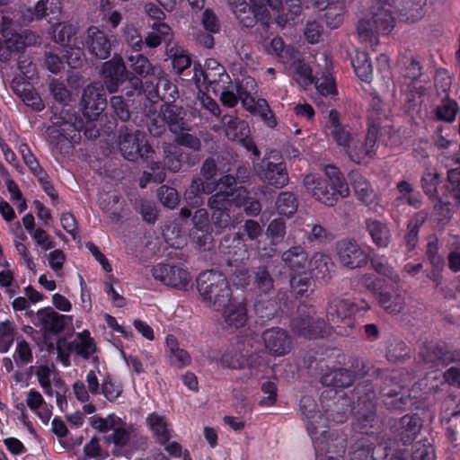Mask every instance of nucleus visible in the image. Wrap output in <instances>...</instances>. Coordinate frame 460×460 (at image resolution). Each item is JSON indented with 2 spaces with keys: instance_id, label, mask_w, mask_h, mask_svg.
<instances>
[{
  "instance_id": "nucleus-1",
  "label": "nucleus",
  "mask_w": 460,
  "mask_h": 460,
  "mask_svg": "<svg viewBox=\"0 0 460 460\" xmlns=\"http://www.w3.org/2000/svg\"><path fill=\"white\" fill-rule=\"evenodd\" d=\"M235 179L231 175L222 177L217 184L214 182L204 183L200 179L192 181L190 189L185 192V200L189 207L198 208L203 203L201 195L215 191L209 199L208 205L213 210L212 221L215 228L222 230L240 222L239 217H235L234 206L230 199L234 193L232 185Z\"/></svg>"
},
{
  "instance_id": "nucleus-2",
  "label": "nucleus",
  "mask_w": 460,
  "mask_h": 460,
  "mask_svg": "<svg viewBox=\"0 0 460 460\" xmlns=\"http://www.w3.org/2000/svg\"><path fill=\"white\" fill-rule=\"evenodd\" d=\"M369 309L370 306L367 302H363L359 307L355 303L335 298L330 303L327 310L328 326L323 321L310 316L302 320L301 325L297 327V332L308 338L323 337L329 335L332 331L339 335H347L355 325L353 319L355 313L358 310Z\"/></svg>"
},
{
  "instance_id": "nucleus-3",
  "label": "nucleus",
  "mask_w": 460,
  "mask_h": 460,
  "mask_svg": "<svg viewBox=\"0 0 460 460\" xmlns=\"http://www.w3.org/2000/svg\"><path fill=\"white\" fill-rule=\"evenodd\" d=\"M324 172L332 185L331 188H329L327 181L316 173L305 175L304 186L306 193L315 200L327 206H333L340 198L349 196V188L342 173L336 166L326 165Z\"/></svg>"
},
{
  "instance_id": "nucleus-4",
  "label": "nucleus",
  "mask_w": 460,
  "mask_h": 460,
  "mask_svg": "<svg viewBox=\"0 0 460 460\" xmlns=\"http://www.w3.org/2000/svg\"><path fill=\"white\" fill-rule=\"evenodd\" d=\"M198 290L204 305L214 311H220L234 300L226 278L217 271L209 270L199 275Z\"/></svg>"
},
{
  "instance_id": "nucleus-5",
  "label": "nucleus",
  "mask_w": 460,
  "mask_h": 460,
  "mask_svg": "<svg viewBox=\"0 0 460 460\" xmlns=\"http://www.w3.org/2000/svg\"><path fill=\"white\" fill-rule=\"evenodd\" d=\"M392 6L387 3H377L372 7L371 17L361 19L358 23V34L362 42L371 47L378 43L379 33H389L394 28Z\"/></svg>"
},
{
  "instance_id": "nucleus-6",
  "label": "nucleus",
  "mask_w": 460,
  "mask_h": 460,
  "mask_svg": "<svg viewBox=\"0 0 460 460\" xmlns=\"http://www.w3.org/2000/svg\"><path fill=\"white\" fill-rule=\"evenodd\" d=\"M300 408L305 420L308 434L314 444L316 458L320 460L327 433L325 430L326 418L315 411L316 404L311 397H303L300 402Z\"/></svg>"
},
{
  "instance_id": "nucleus-7",
  "label": "nucleus",
  "mask_w": 460,
  "mask_h": 460,
  "mask_svg": "<svg viewBox=\"0 0 460 460\" xmlns=\"http://www.w3.org/2000/svg\"><path fill=\"white\" fill-rule=\"evenodd\" d=\"M162 112L164 120L167 123L170 130L176 135L178 145L185 146L194 150L199 148V140L196 137L185 132L189 128L183 121L184 111L181 107L174 104H166Z\"/></svg>"
},
{
  "instance_id": "nucleus-8",
  "label": "nucleus",
  "mask_w": 460,
  "mask_h": 460,
  "mask_svg": "<svg viewBox=\"0 0 460 460\" xmlns=\"http://www.w3.org/2000/svg\"><path fill=\"white\" fill-rule=\"evenodd\" d=\"M146 133L136 130L129 131L127 128L120 129L119 148L128 160H135L138 156L144 159L153 157L154 151L147 144Z\"/></svg>"
},
{
  "instance_id": "nucleus-9",
  "label": "nucleus",
  "mask_w": 460,
  "mask_h": 460,
  "mask_svg": "<svg viewBox=\"0 0 460 460\" xmlns=\"http://www.w3.org/2000/svg\"><path fill=\"white\" fill-rule=\"evenodd\" d=\"M153 277L165 286L186 290L191 283V276L179 265L157 264L152 270Z\"/></svg>"
},
{
  "instance_id": "nucleus-10",
  "label": "nucleus",
  "mask_w": 460,
  "mask_h": 460,
  "mask_svg": "<svg viewBox=\"0 0 460 460\" xmlns=\"http://www.w3.org/2000/svg\"><path fill=\"white\" fill-rule=\"evenodd\" d=\"M363 284L373 292L381 307L390 314L401 312L404 305L403 296L397 291L390 293L383 288L380 281L373 280L371 278L364 277Z\"/></svg>"
},
{
  "instance_id": "nucleus-11",
  "label": "nucleus",
  "mask_w": 460,
  "mask_h": 460,
  "mask_svg": "<svg viewBox=\"0 0 460 460\" xmlns=\"http://www.w3.org/2000/svg\"><path fill=\"white\" fill-rule=\"evenodd\" d=\"M73 118L68 119L54 118L52 125L47 128V135L52 144L58 145L59 137H62L71 143H76L81 136V122H73ZM76 120V119H75Z\"/></svg>"
},
{
  "instance_id": "nucleus-12",
  "label": "nucleus",
  "mask_w": 460,
  "mask_h": 460,
  "mask_svg": "<svg viewBox=\"0 0 460 460\" xmlns=\"http://www.w3.org/2000/svg\"><path fill=\"white\" fill-rule=\"evenodd\" d=\"M83 112L90 120H94L105 109L107 101L102 85L93 83L88 85L83 94Z\"/></svg>"
},
{
  "instance_id": "nucleus-13",
  "label": "nucleus",
  "mask_w": 460,
  "mask_h": 460,
  "mask_svg": "<svg viewBox=\"0 0 460 460\" xmlns=\"http://www.w3.org/2000/svg\"><path fill=\"white\" fill-rule=\"evenodd\" d=\"M193 226L190 230L191 239L204 250L210 249L213 242L212 227L208 213L205 208H199L192 217Z\"/></svg>"
},
{
  "instance_id": "nucleus-14",
  "label": "nucleus",
  "mask_w": 460,
  "mask_h": 460,
  "mask_svg": "<svg viewBox=\"0 0 460 460\" xmlns=\"http://www.w3.org/2000/svg\"><path fill=\"white\" fill-rule=\"evenodd\" d=\"M377 135V127L371 125L364 142H356L354 139L353 143L346 150L350 159L357 164L369 162L376 155Z\"/></svg>"
},
{
  "instance_id": "nucleus-15",
  "label": "nucleus",
  "mask_w": 460,
  "mask_h": 460,
  "mask_svg": "<svg viewBox=\"0 0 460 460\" xmlns=\"http://www.w3.org/2000/svg\"><path fill=\"white\" fill-rule=\"evenodd\" d=\"M222 123L225 126L226 136L229 139L242 143L247 149H252L255 155H259V151L249 138L250 129L244 120L226 115L222 119Z\"/></svg>"
},
{
  "instance_id": "nucleus-16",
  "label": "nucleus",
  "mask_w": 460,
  "mask_h": 460,
  "mask_svg": "<svg viewBox=\"0 0 460 460\" xmlns=\"http://www.w3.org/2000/svg\"><path fill=\"white\" fill-rule=\"evenodd\" d=\"M340 262L348 268L361 267L367 262V253L352 240H342L337 245Z\"/></svg>"
},
{
  "instance_id": "nucleus-17",
  "label": "nucleus",
  "mask_w": 460,
  "mask_h": 460,
  "mask_svg": "<svg viewBox=\"0 0 460 460\" xmlns=\"http://www.w3.org/2000/svg\"><path fill=\"white\" fill-rule=\"evenodd\" d=\"M221 323L226 330L234 331L243 327L247 322L246 305L236 298L222 308Z\"/></svg>"
},
{
  "instance_id": "nucleus-18",
  "label": "nucleus",
  "mask_w": 460,
  "mask_h": 460,
  "mask_svg": "<svg viewBox=\"0 0 460 460\" xmlns=\"http://www.w3.org/2000/svg\"><path fill=\"white\" fill-rule=\"evenodd\" d=\"M204 82L206 89L210 88L216 95L224 87H232L229 75L216 59L212 58L208 59L205 63Z\"/></svg>"
},
{
  "instance_id": "nucleus-19",
  "label": "nucleus",
  "mask_w": 460,
  "mask_h": 460,
  "mask_svg": "<svg viewBox=\"0 0 460 460\" xmlns=\"http://www.w3.org/2000/svg\"><path fill=\"white\" fill-rule=\"evenodd\" d=\"M324 130L325 134L345 151L353 143L354 137L352 134L346 127L340 123L339 113L334 110H331L329 112Z\"/></svg>"
},
{
  "instance_id": "nucleus-20",
  "label": "nucleus",
  "mask_w": 460,
  "mask_h": 460,
  "mask_svg": "<svg viewBox=\"0 0 460 460\" xmlns=\"http://www.w3.org/2000/svg\"><path fill=\"white\" fill-rule=\"evenodd\" d=\"M324 130L325 134L345 151L353 143L354 137L352 134L346 127L340 123L339 113L334 110H331L329 112Z\"/></svg>"
},
{
  "instance_id": "nucleus-21",
  "label": "nucleus",
  "mask_w": 460,
  "mask_h": 460,
  "mask_svg": "<svg viewBox=\"0 0 460 460\" xmlns=\"http://www.w3.org/2000/svg\"><path fill=\"white\" fill-rule=\"evenodd\" d=\"M104 84L110 93H115L125 78H128L126 67L120 57H114L102 66Z\"/></svg>"
},
{
  "instance_id": "nucleus-22",
  "label": "nucleus",
  "mask_w": 460,
  "mask_h": 460,
  "mask_svg": "<svg viewBox=\"0 0 460 460\" xmlns=\"http://www.w3.org/2000/svg\"><path fill=\"white\" fill-rule=\"evenodd\" d=\"M266 349L273 356H282L290 349L291 341L287 332L280 328H272L262 333Z\"/></svg>"
},
{
  "instance_id": "nucleus-23",
  "label": "nucleus",
  "mask_w": 460,
  "mask_h": 460,
  "mask_svg": "<svg viewBox=\"0 0 460 460\" xmlns=\"http://www.w3.org/2000/svg\"><path fill=\"white\" fill-rule=\"evenodd\" d=\"M85 43L89 52L100 58L106 59L110 56L111 42L107 35L97 27L92 26L86 31Z\"/></svg>"
},
{
  "instance_id": "nucleus-24",
  "label": "nucleus",
  "mask_w": 460,
  "mask_h": 460,
  "mask_svg": "<svg viewBox=\"0 0 460 460\" xmlns=\"http://www.w3.org/2000/svg\"><path fill=\"white\" fill-rule=\"evenodd\" d=\"M255 341L256 338L253 335L238 341L234 355L231 357L228 354L225 355L223 361L232 368L243 367L245 364L252 367V353Z\"/></svg>"
},
{
  "instance_id": "nucleus-25",
  "label": "nucleus",
  "mask_w": 460,
  "mask_h": 460,
  "mask_svg": "<svg viewBox=\"0 0 460 460\" xmlns=\"http://www.w3.org/2000/svg\"><path fill=\"white\" fill-rule=\"evenodd\" d=\"M269 7L271 12L265 9L264 13L265 22H268L270 19L274 18L277 23L280 26H284L289 20L288 15L280 14V9L282 8L281 0H267ZM286 4L289 7V13L291 14L290 20H294V16L300 13L301 2L300 0H286Z\"/></svg>"
},
{
  "instance_id": "nucleus-26",
  "label": "nucleus",
  "mask_w": 460,
  "mask_h": 460,
  "mask_svg": "<svg viewBox=\"0 0 460 460\" xmlns=\"http://www.w3.org/2000/svg\"><path fill=\"white\" fill-rule=\"evenodd\" d=\"M128 62L132 72L136 74V76L128 75L129 84L134 90H140L143 86L142 79L147 78L151 72L154 74V68L148 59L138 53L130 56Z\"/></svg>"
},
{
  "instance_id": "nucleus-27",
  "label": "nucleus",
  "mask_w": 460,
  "mask_h": 460,
  "mask_svg": "<svg viewBox=\"0 0 460 460\" xmlns=\"http://www.w3.org/2000/svg\"><path fill=\"white\" fill-rule=\"evenodd\" d=\"M25 402L44 424L49 423L52 416L53 406L44 400L40 392L31 389L26 394Z\"/></svg>"
},
{
  "instance_id": "nucleus-28",
  "label": "nucleus",
  "mask_w": 460,
  "mask_h": 460,
  "mask_svg": "<svg viewBox=\"0 0 460 460\" xmlns=\"http://www.w3.org/2000/svg\"><path fill=\"white\" fill-rule=\"evenodd\" d=\"M72 343L76 355L84 359L92 358L93 363L100 361L95 355L97 350L96 343L93 338L91 337L88 330L76 333L75 339Z\"/></svg>"
},
{
  "instance_id": "nucleus-29",
  "label": "nucleus",
  "mask_w": 460,
  "mask_h": 460,
  "mask_svg": "<svg viewBox=\"0 0 460 460\" xmlns=\"http://www.w3.org/2000/svg\"><path fill=\"white\" fill-rule=\"evenodd\" d=\"M233 12L245 27L253 26L259 19L265 22L264 13L255 10L254 4H252L251 2L247 3L245 0H238V3H234Z\"/></svg>"
},
{
  "instance_id": "nucleus-30",
  "label": "nucleus",
  "mask_w": 460,
  "mask_h": 460,
  "mask_svg": "<svg viewBox=\"0 0 460 460\" xmlns=\"http://www.w3.org/2000/svg\"><path fill=\"white\" fill-rule=\"evenodd\" d=\"M165 343V351L172 365L180 368L190 365V355L179 345L177 339L173 335H167Z\"/></svg>"
},
{
  "instance_id": "nucleus-31",
  "label": "nucleus",
  "mask_w": 460,
  "mask_h": 460,
  "mask_svg": "<svg viewBox=\"0 0 460 460\" xmlns=\"http://www.w3.org/2000/svg\"><path fill=\"white\" fill-rule=\"evenodd\" d=\"M65 315L58 314L51 307L40 309L37 313V320L42 328L49 332H59L65 325Z\"/></svg>"
},
{
  "instance_id": "nucleus-32",
  "label": "nucleus",
  "mask_w": 460,
  "mask_h": 460,
  "mask_svg": "<svg viewBox=\"0 0 460 460\" xmlns=\"http://www.w3.org/2000/svg\"><path fill=\"white\" fill-rule=\"evenodd\" d=\"M323 60L324 63V71L321 76L316 75L314 78V85L323 96L335 95L337 91L335 87V82L331 73L332 63L328 56L323 54Z\"/></svg>"
},
{
  "instance_id": "nucleus-33",
  "label": "nucleus",
  "mask_w": 460,
  "mask_h": 460,
  "mask_svg": "<svg viewBox=\"0 0 460 460\" xmlns=\"http://www.w3.org/2000/svg\"><path fill=\"white\" fill-rule=\"evenodd\" d=\"M289 73L296 83L302 87H306L314 82L312 69L308 64L298 58V53L289 60Z\"/></svg>"
},
{
  "instance_id": "nucleus-34",
  "label": "nucleus",
  "mask_w": 460,
  "mask_h": 460,
  "mask_svg": "<svg viewBox=\"0 0 460 460\" xmlns=\"http://www.w3.org/2000/svg\"><path fill=\"white\" fill-rule=\"evenodd\" d=\"M235 183L232 185V191L234 193V197H230L233 204L236 208L243 207L244 210L247 214L252 216L258 215L261 210V207L258 200L253 199H249L247 197V191L244 188L234 187Z\"/></svg>"
},
{
  "instance_id": "nucleus-35",
  "label": "nucleus",
  "mask_w": 460,
  "mask_h": 460,
  "mask_svg": "<svg viewBox=\"0 0 460 460\" xmlns=\"http://www.w3.org/2000/svg\"><path fill=\"white\" fill-rule=\"evenodd\" d=\"M261 178L276 188L284 187L288 181L286 165L283 163H269Z\"/></svg>"
},
{
  "instance_id": "nucleus-36",
  "label": "nucleus",
  "mask_w": 460,
  "mask_h": 460,
  "mask_svg": "<svg viewBox=\"0 0 460 460\" xmlns=\"http://www.w3.org/2000/svg\"><path fill=\"white\" fill-rule=\"evenodd\" d=\"M282 260L285 264L289 267L292 271L300 273L307 262V254L305 251L300 247H292L282 254Z\"/></svg>"
},
{
  "instance_id": "nucleus-37",
  "label": "nucleus",
  "mask_w": 460,
  "mask_h": 460,
  "mask_svg": "<svg viewBox=\"0 0 460 460\" xmlns=\"http://www.w3.org/2000/svg\"><path fill=\"white\" fill-rule=\"evenodd\" d=\"M367 229L371 235L373 242L379 247H387L390 243V230L386 224L376 220L368 219L367 221Z\"/></svg>"
},
{
  "instance_id": "nucleus-38",
  "label": "nucleus",
  "mask_w": 460,
  "mask_h": 460,
  "mask_svg": "<svg viewBox=\"0 0 460 460\" xmlns=\"http://www.w3.org/2000/svg\"><path fill=\"white\" fill-rule=\"evenodd\" d=\"M332 263L331 258L323 253L317 252L308 261V270L316 279H325L329 276Z\"/></svg>"
},
{
  "instance_id": "nucleus-39",
  "label": "nucleus",
  "mask_w": 460,
  "mask_h": 460,
  "mask_svg": "<svg viewBox=\"0 0 460 460\" xmlns=\"http://www.w3.org/2000/svg\"><path fill=\"white\" fill-rule=\"evenodd\" d=\"M349 179L357 197L364 203L371 202L375 193L367 179L358 172H351Z\"/></svg>"
},
{
  "instance_id": "nucleus-40",
  "label": "nucleus",
  "mask_w": 460,
  "mask_h": 460,
  "mask_svg": "<svg viewBox=\"0 0 460 460\" xmlns=\"http://www.w3.org/2000/svg\"><path fill=\"white\" fill-rule=\"evenodd\" d=\"M398 195L394 201V205L399 207L401 204L407 203L413 208H419L421 204L420 195L415 191L411 185L402 181L397 184Z\"/></svg>"
},
{
  "instance_id": "nucleus-41",
  "label": "nucleus",
  "mask_w": 460,
  "mask_h": 460,
  "mask_svg": "<svg viewBox=\"0 0 460 460\" xmlns=\"http://www.w3.org/2000/svg\"><path fill=\"white\" fill-rule=\"evenodd\" d=\"M321 381L327 386L345 387L353 382L352 374L347 369H334L323 375Z\"/></svg>"
},
{
  "instance_id": "nucleus-42",
  "label": "nucleus",
  "mask_w": 460,
  "mask_h": 460,
  "mask_svg": "<svg viewBox=\"0 0 460 460\" xmlns=\"http://www.w3.org/2000/svg\"><path fill=\"white\" fill-rule=\"evenodd\" d=\"M351 64L360 80L369 81L372 78L373 68L367 52L358 51L352 58Z\"/></svg>"
},
{
  "instance_id": "nucleus-43",
  "label": "nucleus",
  "mask_w": 460,
  "mask_h": 460,
  "mask_svg": "<svg viewBox=\"0 0 460 460\" xmlns=\"http://www.w3.org/2000/svg\"><path fill=\"white\" fill-rule=\"evenodd\" d=\"M421 428L420 419L417 416L405 415L400 421V434L402 439L409 442L416 438Z\"/></svg>"
},
{
  "instance_id": "nucleus-44",
  "label": "nucleus",
  "mask_w": 460,
  "mask_h": 460,
  "mask_svg": "<svg viewBox=\"0 0 460 460\" xmlns=\"http://www.w3.org/2000/svg\"><path fill=\"white\" fill-rule=\"evenodd\" d=\"M108 373L105 367H102L101 362H95L93 369L89 370L86 375V382L88 390L92 394H99L101 393L100 380L108 377Z\"/></svg>"
},
{
  "instance_id": "nucleus-45",
  "label": "nucleus",
  "mask_w": 460,
  "mask_h": 460,
  "mask_svg": "<svg viewBox=\"0 0 460 460\" xmlns=\"http://www.w3.org/2000/svg\"><path fill=\"white\" fill-rule=\"evenodd\" d=\"M147 424L154 435L162 443L165 444L169 440V429L163 416L150 414L146 419Z\"/></svg>"
},
{
  "instance_id": "nucleus-46",
  "label": "nucleus",
  "mask_w": 460,
  "mask_h": 460,
  "mask_svg": "<svg viewBox=\"0 0 460 460\" xmlns=\"http://www.w3.org/2000/svg\"><path fill=\"white\" fill-rule=\"evenodd\" d=\"M13 88L27 106H31L35 111H41L44 108L40 95L31 88L29 84H24L22 89H20L19 84L13 82Z\"/></svg>"
},
{
  "instance_id": "nucleus-47",
  "label": "nucleus",
  "mask_w": 460,
  "mask_h": 460,
  "mask_svg": "<svg viewBox=\"0 0 460 460\" xmlns=\"http://www.w3.org/2000/svg\"><path fill=\"white\" fill-rule=\"evenodd\" d=\"M426 0H407L404 3L402 16L410 22L421 19L425 14Z\"/></svg>"
},
{
  "instance_id": "nucleus-48",
  "label": "nucleus",
  "mask_w": 460,
  "mask_h": 460,
  "mask_svg": "<svg viewBox=\"0 0 460 460\" xmlns=\"http://www.w3.org/2000/svg\"><path fill=\"white\" fill-rule=\"evenodd\" d=\"M171 28L164 22H154L151 31L146 38V43L150 48H155L160 45L162 40L169 35Z\"/></svg>"
},
{
  "instance_id": "nucleus-49",
  "label": "nucleus",
  "mask_w": 460,
  "mask_h": 460,
  "mask_svg": "<svg viewBox=\"0 0 460 460\" xmlns=\"http://www.w3.org/2000/svg\"><path fill=\"white\" fill-rule=\"evenodd\" d=\"M19 152L22 156L23 162L29 167L31 172L40 180H43V176L45 175V172L40 166L38 161L35 156L31 153L30 147L27 144H21L19 146Z\"/></svg>"
},
{
  "instance_id": "nucleus-50",
  "label": "nucleus",
  "mask_w": 460,
  "mask_h": 460,
  "mask_svg": "<svg viewBox=\"0 0 460 460\" xmlns=\"http://www.w3.org/2000/svg\"><path fill=\"white\" fill-rule=\"evenodd\" d=\"M270 49L284 65L288 64L289 60L295 58V54L296 53L293 48L285 46L282 39L279 37L271 40Z\"/></svg>"
},
{
  "instance_id": "nucleus-51",
  "label": "nucleus",
  "mask_w": 460,
  "mask_h": 460,
  "mask_svg": "<svg viewBox=\"0 0 460 460\" xmlns=\"http://www.w3.org/2000/svg\"><path fill=\"white\" fill-rule=\"evenodd\" d=\"M231 86L232 87H224L222 91L217 93V94L220 95L222 104L229 108L234 107L238 100L243 98L241 87L233 82H231Z\"/></svg>"
},
{
  "instance_id": "nucleus-52",
  "label": "nucleus",
  "mask_w": 460,
  "mask_h": 460,
  "mask_svg": "<svg viewBox=\"0 0 460 460\" xmlns=\"http://www.w3.org/2000/svg\"><path fill=\"white\" fill-rule=\"evenodd\" d=\"M121 419L115 416L114 414H110L106 418L102 417H93L91 420L92 427L102 433H108L110 431H113L114 429H117L119 425L121 424Z\"/></svg>"
},
{
  "instance_id": "nucleus-53",
  "label": "nucleus",
  "mask_w": 460,
  "mask_h": 460,
  "mask_svg": "<svg viewBox=\"0 0 460 460\" xmlns=\"http://www.w3.org/2000/svg\"><path fill=\"white\" fill-rule=\"evenodd\" d=\"M277 209L279 215L289 217L296 212L297 204L292 193L282 192L276 202Z\"/></svg>"
},
{
  "instance_id": "nucleus-54",
  "label": "nucleus",
  "mask_w": 460,
  "mask_h": 460,
  "mask_svg": "<svg viewBox=\"0 0 460 460\" xmlns=\"http://www.w3.org/2000/svg\"><path fill=\"white\" fill-rule=\"evenodd\" d=\"M155 93L161 99L170 102L178 97L176 86L167 77L162 76L156 83Z\"/></svg>"
},
{
  "instance_id": "nucleus-55",
  "label": "nucleus",
  "mask_w": 460,
  "mask_h": 460,
  "mask_svg": "<svg viewBox=\"0 0 460 460\" xmlns=\"http://www.w3.org/2000/svg\"><path fill=\"white\" fill-rule=\"evenodd\" d=\"M14 339V325L4 321L0 323V352L6 353L13 345Z\"/></svg>"
},
{
  "instance_id": "nucleus-56",
  "label": "nucleus",
  "mask_w": 460,
  "mask_h": 460,
  "mask_svg": "<svg viewBox=\"0 0 460 460\" xmlns=\"http://www.w3.org/2000/svg\"><path fill=\"white\" fill-rule=\"evenodd\" d=\"M36 376L45 394L48 396H52L53 389L51 385V380L54 376L53 368L48 365L40 366L37 368Z\"/></svg>"
},
{
  "instance_id": "nucleus-57",
  "label": "nucleus",
  "mask_w": 460,
  "mask_h": 460,
  "mask_svg": "<svg viewBox=\"0 0 460 460\" xmlns=\"http://www.w3.org/2000/svg\"><path fill=\"white\" fill-rule=\"evenodd\" d=\"M165 154V163L168 169L172 172H178L181 165V154L180 147L175 145H168L164 147Z\"/></svg>"
},
{
  "instance_id": "nucleus-58",
  "label": "nucleus",
  "mask_w": 460,
  "mask_h": 460,
  "mask_svg": "<svg viewBox=\"0 0 460 460\" xmlns=\"http://www.w3.org/2000/svg\"><path fill=\"white\" fill-rule=\"evenodd\" d=\"M75 33V26L71 23H58L53 30L54 40L66 46Z\"/></svg>"
},
{
  "instance_id": "nucleus-59",
  "label": "nucleus",
  "mask_w": 460,
  "mask_h": 460,
  "mask_svg": "<svg viewBox=\"0 0 460 460\" xmlns=\"http://www.w3.org/2000/svg\"><path fill=\"white\" fill-rule=\"evenodd\" d=\"M458 107L456 102L451 100L443 101L437 108V117L440 120L453 122L456 119Z\"/></svg>"
},
{
  "instance_id": "nucleus-60",
  "label": "nucleus",
  "mask_w": 460,
  "mask_h": 460,
  "mask_svg": "<svg viewBox=\"0 0 460 460\" xmlns=\"http://www.w3.org/2000/svg\"><path fill=\"white\" fill-rule=\"evenodd\" d=\"M13 358L16 365L21 367L31 362L32 353L30 344L24 341H19L13 354Z\"/></svg>"
},
{
  "instance_id": "nucleus-61",
  "label": "nucleus",
  "mask_w": 460,
  "mask_h": 460,
  "mask_svg": "<svg viewBox=\"0 0 460 460\" xmlns=\"http://www.w3.org/2000/svg\"><path fill=\"white\" fill-rule=\"evenodd\" d=\"M150 172H145L143 178L140 181L141 188H145L148 181H153L156 183H160L165 179L164 167L158 163H152Z\"/></svg>"
},
{
  "instance_id": "nucleus-62",
  "label": "nucleus",
  "mask_w": 460,
  "mask_h": 460,
  "mask_svg": "<svg viewBox=\"0 0 460 460\" xmlns=\"http://www.w3.org/2000/svg\"><path fill=\"white\" fill-rule=\"evenodd\" d=\"M158 197L160 201L169 208H174L179 203L177 190L165 185L160 187Z\"/></svg>"
},
{
  "instance_id": "nucleus-63",
  "label": "nucleus",
  "mask_w": 460,
  "mask_h": 460,
  "mask_svg": "<svg viewBox=\"0 0 460 460\" xmlns=\"http://www.w3.org/2000/svg\"><path fill=\"white\" fill-rule=\"evenodd\" d=\"M102 394L105 398L111 402L115 401L121 393V387L119 385L114 383L110 376L103 380L101 388Z\"/></svg>"
},
{
  "instance_id": "nucleus-64",
  "label": "nucleus",
  "mask_w": 460,
  "mask_h": 460,
  "mask_svg": "<svg viewBox=\"0 0 460 460\" xmlns=\"http://www.w3.org/2000/svg\"><path fill=\"white\" fill-rule=\"evenodd\" d=\"M14 246L17 253L21 257L22 263L31 271H36V263L31 257L27 245L24 243L17 240L14 241Z\"/></svg>"
}]
</instances>
